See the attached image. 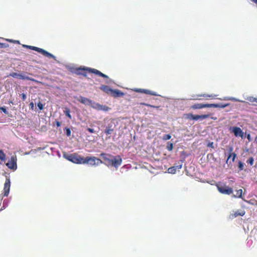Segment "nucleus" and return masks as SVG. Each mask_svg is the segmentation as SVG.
I'll return each instance as SVG.
<instances>
[{
    "label": "nucleus",
    "instance_id": "29",
    "mask_svg": "<svg viewBox=\"0 0 257 257\" xmlns=\"http://www.w3.org/2000/svg\"><path fill=\"white\" fill-rule=\"evenodd\" d=\"M243 168H244V164L242 162L239 161L238 162V169H239V171L243 170Z\"/></svg>",
    "mask_w": 257,
    "mask_h": 257
},
{
    "label": "nucleus",
    "instance_id": "46",
    "mask_svg": "<svg viewBox=\"0 0 257 257\" xmlns=\"http://www.w3.org/2000/svg\"><path fill=\"white\" fill-rule=\"evenodd\" d=\"M253 2L257 4V0H251Z\"/></svg>",
    "mask_w": 257,
    "mask_h": 257
},
{
    "label": "nucleus",
    "instance_id": "13",
    "mask_svg": "<svg viewBox=\"0 0 257 257\" xmlns=\"http://www.w3.org/2000/svg\"><path fill=\"white\" fill-rule=\"evenodd\" d=\"M245 213V212L244 210H237L235 211L233 213L230 214V217L231 218H235L238 216H242Z\"/></svg>",
    "mask_w": 257,
    "mask_h": 257
},
{
    "label": "nucleus",
    "instance_id": "24",
    "mask_svg": "<svg viewBox=\"0 0 257 257\" xmlns=\"http://www.w3.org/2000/svg\"><path fill=\"white\" fill-rule=\"evenodd\" d=\"M64 113L66 116H68L70 119L72 118L69 108L68 107L65 108V110H64Z\"/></svg>",
    "mask_w": 257,
    "mask_h": 257
},
{
    "label": "nucleus",
    "instance_id": "18",
    "mask_svg": "<svg viewBox=\"0 0 257 257\" xmlns=\"http://www.w3.org/2000/svg\"><path fill=\"white\" fill-rule=\"evenodd\" d=\"M181 168H182V165L171 167H170L168 169V172L169 173L175 174L176 172L177 169H178L179 170V169H181Z\"/></svg>",
    "mask_w": 257,
    "mask_h": 257
},
{
    "label": "nucleus",
    "instance_id": "15",
    "mask_svg": "<svg viewBox=\"0 0 257 257\" xmlns=\"http://www.w3.org/2000/svg\"><path fill=\"white\" fill-rule=\"evenodd\" d=\"M210 116H211V114H202V115H194L192 120H197L199 119H203L208 118Z\"/></svg>",
    "mask_w": 257,
    "mask_h": 257
},
{
    "label": "nucleus",
    "instance_id": "16",
    "mask_svg": "<svg viewBox=\"0 0 257 257\" xmlns=\"http://www.w3.org/2000/svg\"><path fill=\"white\" fill-rule=\"evenodd\" d=\"M100 90L103 91V92H105L107 94H110L112 91V89L110 88L108 86L105 85H102L100 87Z\"/></svg>",
    "mask_w": 257,
    "mask_h": 257
},
{
    "label": "nucleus",
    "instance_id": "5",
    "mask_svg": "<svg viewBox=\"0 0 257 257\" xmlns=\"http://www.w3.org/2000/svg\"><path fill=\"white\" fill-rule=\"evenodd\" d=\"M24 47H26L27 48H29L31 50L36 51L41 54H42L43 55H44L45 57H47L48 58H52L53 59H55V57L52 54L50 53L49 52H47V51L40 48H38L35 46H29V45H23Z\"/></svg>",
    "mask_w": 257,
    "mask_h": 257
},
{
    "label": "nucleus",
    "instance_id": "34",
    "mask_svg": "<svg viewBox=\"0 0 257 257\" xmlns=\"http://www.w3.org/2000/svg\"><path fill=\"white\" fill-rule=\"evenodd\" d=\"M9 47V45L6 43H3L0 42V48H6Z\"/></svg>",
    "mask_w": 257,
    "mask_h": 257
},
{
    "label": "nucleus",
    "instance_id": "21",
    "mask_svg": "<svg viewBox=\"0 0 257 257\" xmlns=\"http://www.w3.org/2000/svg\"><path fill=\"white\" fill-rule=\"evenodd\" d=\"M242 189H239L236 191V193L235 195H233V197L234 198H242Z\"/></svg>",
    "mask_w": 257,
    "mask_h": 257
},
{
    "label": "nucleus",
    "instance_id": "28",
    "mask_svg": "<svg viewBox=\"0 0 257 257\" xmlns=\"http://www.w3.org/2000/svg\"><path fill=\"white\" fill-rule=\"evenodd\" d=\"M64 131L65 132V133L66 134V136L67 137H69L71 136V130L69 128H68V127H65L64 129Z\"/></svg>",
    "mask_w": 257,
    "mask_h": 257
},
{
    "label": "nucleus",
    "instance_id": "44",
    "mask_svg": "<svg viewBox=\"0 0 257 257\" xmlns=\"http://www.w3.org/2000/svg\"><path fill=\"white\" fill-rule=\"evenodd\" d=\"M6 40H7V41H9V42H15V41H14V40H11V39H6Z\"/></svg>",
    "mask_w": 257,
    "mask_h": 257
},
{
    "label": "nucleus",
    "instance_id": "2",
    "mask_svg": "<svg viewBox=\"0 0 257 257\" xmlns=\"http://www.w3.org/2000/svg\"><path fill=\"white\" fill-rule=\"evenodd\" d=\"M87 71L89 73H94L95 75H97L99 76L103 77L104 78L108 79V76L102 72H101L100 71L94 69V68H79L77 69V74L79 75H82L84 76H86V72Z\"/></svg>",
    "mask_w": 257,
    "mask_h": 257
},
{
    "label": "nucleus",
    "instance_id": "26",
    "mask_svg": "<svg viewBox=\"0 0 257 257\" xmlns=\"http://www.w3.org/2000/svg\"><path fill=\"white\" fill-rule=\"evenodd\" d=\"M142 92H143L145 94H150L152 95H157L155 92L152 91L148 89H143Z\"/></svg>",
    "mask_w": 257,
    "mask_h": 257
},
{
    "label": "nucleus",
    "instance_id": "7",
    "mask_svg": "<svg viewBox=\"0 0 257 257\" xmlns=\"http://www.w3.org/2000/svg\"><path fill=\"white\" fill-rule=\"evenodd\" d=\"M230 132L233 133L236 137L243 138L244 133L242 130L238 126H232L229 128Z\"/></svg>",
    "mask_w": 257,
    "mask_h": 257
},
{
    "label": "nucleus",
    "instance_id": "39",
    "mask_svg": "<svg viewBox=\"0 0 257 257\" xmlns=\"http://www.w3.org/2000/svg\"><path fill=\"white\" fill-rule=\"evenodd\" d=\"M87 131L90 132V133H94V131L93 128H87Z\"/></svg>",
    "mask_w": 257,
    "mask_h": 257
},
{
    "label": "nucleus",
    "instance_id": "6",
    "mask_svg": "<svg viewBox=\"0 0 257 257\" xmlns=\"http://www.w3.org/2000/svg\"><path fill=\"white\" fill-rule=\"evenodd\" d=\"M102 163V161L95 157H83V164H88L91 166L98 165L99 163Z\"/></svg>",
    "mask_w": 257,
    "mask_h": 257
},
{
    "label": "nucleus",
    "instance_id": "27",
    "mask_svg": "<svg viewBox=\"0 0 257 257\" xmlns=\"http://www.w3.org/2000/svg\"><path fill=\"white\" fill-rule=\"evenodd\" d=\"M166 149L169 151H172L173 150V144L170 142H168L167 143V146H166Z\"/></svg>",
    "mask_w": 257,
    "mask_h": 257
},
{
    "label": "nucleus",
    "instance_id": "4",
    "mask_svg": "<svg viewBox=\"0 0 257 257\" xmlns=\"http://www.w3.org/2000/svg\"><path fill=\"white\" fill-rule=\"evenodd\" d=\"M65 158L74 163L83 164V157L79 155L76 153L67 155L65 156Z\"/></svg>",
    "mask_w": 257,
    "mask_h": 257
},
{
    "label": "nucleus",
    "instance_id": "20",
    "mask_svg": "<svg viewBox=\"0 0 257 257\" xmlns=\"http://www.w3.org/2000/svg\"><path fill=\"white\" fill-rule=\"evenodd\" d=\"M114 129L112 127V125L109 124L106 127V129L105 130V133L106 135H110L112 133Z\"/></svg>",
    "mask_w": 257,
    "mask_h": 257
},
{
    "label": "nucleus",
    "instance_id": "45",
    "mask_svg": "<svg viewBox=\"0 0 257 257\" xmlns=\"http://www.w3.org/2000/svg\"><path fill=\"white\" fill-rule=\"evenodd\" d=\"M211 119H214V120H216L217 117H211Z\"/></svg>",
    "mask_w": 257,
    "mask_h": 257
},
{
    "label": "nucleus",
    "instance_id": "3",
    "mask_svg": "<svg viewBox=\"0 0 257 257\" xmlns=\"http://www.w3.org/2000/svg\"><path fill=\"white\" fill-rule=\"evenodd\" d=\"M216 186L218 191L221 194L230 195L233 193L232 188L224 183L218 182Z\"/></svg>",
    "mask_w": 257,
    "mask_h": 257
},
{
    "label": "nucleus",
    "instance_id": "37",
    "mask_svg": "<svg viewBox=\"0 0 257 257\" xmlns=\"http://www.w3.org/2000/svg\"><path fill=\"white\" fill-rule=\"evenodd\" d=\"M0 109H1L5 113H6V114L8 113L7 110H6V109L5 107H0Z\"/></svg>",
    "mask_w": 257,
    "mask_h": 257
},
{
    "label": "nucleus",
    "instance_id": "40",
    "mask_svg": "<svg viewBox=\"0 0 257 257\" xmlns=\"http://www.w3.org/2000/svg\"><path fill=\"white\" fill-rule=\"evenodd\" d=\"M57 127H59L61 125V122L58 120H56L55 121Z\"/></svg>",
    "mask_w": 257,
    "mask_h": 257
},
{
    "label": "nucleus",
    "instance_id": "31",
    "mask_svg": "<svg viewBox=\"0 0 257 257\" xmlns=\"http://www.w3.org/2000/svg\"><path fill=\"white\" fill-rule=\"evenodd\" d=\"M247 163L249 164L250 166H252L254 162V159L252 157H250L246 161Z\"/></svg>",
    "mask_w": 257,
    "mask_h": 257
},
{
    "label": "nucleus",
    "instance_id": "32",
    "mask_svg": "<svg viewBox=\"0 0 257 257\" xmlns=\"http://www.w3.org/2000/svg\"><path fill=\"white\" fill-rule=\"evenodd\" d=\"M171 138V136L170 135L166 134V135H164V136L163 137V140H165V141H167V140H170Z\"/></svg>",
    "mask_w": 257,
    "mask_h": 257
},
{
    "label": "nucleus",
    "instance_id": "23",
    "mask_svg": "<svg viewBox=\"0 0 257 257\" xmlns=\"http://www.w3.org/2000/svg\"><path fill=\"white\" fill-rule=\"evenodd\" d=\"M6 160V155L5 154V153H4V152L0 150V161L1 162H0V163H1L2 162H3L5 161Z\"/></svg>",
    "mask_w": 257,
    "mask_h": 257
},
{
    "label": "nucleus",
    "instance_id": "1",
    "mask_svg": "<svg viewBox=\"0 0 257 257\" xmlns=\"http://www.w3.org/2000/svg\"><path fill=\"white\" fill-rule=\"evenodd\" d=\"M100 156L102 159L106 162L107 165H111L115 168L119 166L122 163V159L120 156H113L105 153H101Z\"/></svg>",
    "mask_w": 257,
    "mask_h": 257
},
{
    "label": "nucleus",
    "instance_id": "33",
    "mask_svg": "<svg viewBox=\"0 0 257 257\" xmlns=\"http://www.w3.org/2000/svg\"><path fill=\"white\" fill-rule=\"evenodd\" d=\"M141 104L143 105L149 106V107H151L156 108H159L160 107L159 106H156L151 105V104H147V103H142Z\"/></svg>",
    "mask_w": 257,
    "mask_h": 257
},
{
    "label": "nucleus",
    "instance_id": "25",
    "mask_svg": "<svg viewBox=\"0 0 257 257\" xmlns=\"http://www.w3.org/2000/svg\"><path fill=\"white\" fill-rule=\"evenodd\" d=\"M246 100L248 101L253 103L255 102L257 103V98L252 97V96H248L247 97Z\"/></svg>",
    "mask_w": 257,
    "mask_h": 257
},
{
    "label": "nucleus",
    "instance_id": "14",
    "mask_svg": "<svg viewBox=\"0 0 257 257\" xmlns=\"http://www.w3.org/2000/svg\"><path fill=\"white\" fill-rule=\"evenodd\" d=\"M110 94L114 97H119V96H123L124 95V93L121 92V91L118 90V89H112L111 92L110 93Z\"/></svg>",
    "mask_w": 257,
    "mask_h": 257
},
{
    "label": "nucleus",
    "instance_id": "43",
    "mask_svg": "<svg viewBox=\"0 0 257 257\" xmlns=\"http://www.w3.org/2000/svg\"><path fill=\"white\" fill-rule=\"evenodd\" d=\"M208 146L211 148H213V143H209L208 145Z\"/></svg>",
    "mask_w": 257,
    "mask_h": 257
},
{
    "label": "nucleus",
    "instance_id": "35",
    "mask_svg": "<svg viewBox=\"0 0 257 257\" xmlns=\"http://www.w3.org/2000/svg\"><path fill=\"white\" fill-rule=\"evenodd\" d=\"M37 106L39 107V108L40 109V110H42L44 108L43 104L41 102H40L38 103Z\"/></svg>",
    "mask_w": 257,
    "mask_h": 257
},
{
    "label": "nucleus",
    "instance_id": "41",
    "mask_svg": "<svg viewBox=\"0 0 257 257\" xmlns=\"http://www.w3.org/2000/svg\"><path fill=\"white\" fill-rule=\"evenodd\" d=\"M30 106H31V108L33 110L34 109V103L33 102H31L30 103Z\"/></svg>",
    "mask_w": 257,
    "mask_h": 257
},
{
    "label": "nucleus",
    "instance_id": "22",
    "mask_svg": "<svg viewBox=\"0 0 257 257\" xmlns=\"http://www.w3.org/2000/svg\"><path fill=\"white\" fill-rule=\"evenodd\" d=\"M211 105H216V106H211V107H214V108H218V107H220V108H224L225 107H226L227 106H228L229 105L228 103H226V104H215V103H213V104H211Z\"/></svg>",
    "mask_w": 257,
    "mask_h": 257
},
{
    "label": "nucleus",
    "instance_id": "17",
    "mask_svg": "<svg viewBox=\"0 0 257 257\" xmlns=\"http://www.w3.org/2000/svg\"><path fill=\"white\" fill-rule=\"evenodd\" d=\"M7 166L11 169L15 170L17 168V163L13 159L7 163Z\"/></svg>",
    "mask_w": 257,
    "mask_h": 257
},
{
    "label": "nucleus",
    "instance_id": "30",
    "mask_svg": "<svg viewBox=\"0 0 257 257\" xmlns=\"http://www.w3.org/2000/svg\"><path fill=\"white\" fill-rule=\"evenodd\" d=\"M185 117L188 119H193L194 116V114L192 113L185 114Z\"/></svg>",
    "mask_w": 257,
    "mask_h": 257
},
{
    "label": "nucleus",
    "instance_id": "42",
    "mask_svg": "<svg viewBox=\"0 0 257 257\" xmlns=\"http://www.w3.org/2000/svg\"><path fill=\"white\" fill-rule=\"evenodd\" d=\"M247 140H248L249 141H251V137H250V134H248V135H247Z\"/></svg>",
    "mask_w": 257,
    "mask_h": 257
},
{
    "label": "nucleus",
    "instance_id": "11",
    "mask_svg": "<svg viewBox=\"0 0 257 257\" xmlns=\"http://www.w3.org/2000/svg\"><path fill=\"white\" fill-rule=\"evenodd\" d=\"M94 108L97 109V110H103L104 111H107L110 109V108H109L108 106L106 105H101L99 103L95 104Z\"/></svg>",
    "mask_w": 257,
    "mask_h": 257
},
{
    "label": "nucleus",
    "instance_id": "19",
    "mask_svg": "<svg viewBox=\"0 0 257 257\" xmlns=\"http://www.w3.org/2000/svg\"><path fill=\"white\" fill-rule=\"evenodd\" d=\"M233 150V149L232 148H230L229 149V152H230V153L229 154L227 159V160H226V163L227 164L228 163V160H229L230 158H231V157H232V162H234L236 157V154L234 153H231L232 151Z\"/></svg>",
    "mask_w": 257,
    "mask_h": 257
},
{
    "label": "nucleus",
    "instance_id": "9",
    "mask_svg": "<svg viewBox=\"0 0 257 257\" xmlns=\"http://www.w3.org/2000/svg\"><path fill=\"white\" fill-rule=\"evenodd\" d=\"M11 186V182L9 178H7L4 184V195L7 196L9 195Z\"/></svg>",
    "mask_w": 257,
    "mask_h": 257
},
{
    "label": "nucleus",
    "instance_id": "12",
    "mask_svg": "<svg viewBox=\"0 0 257 257\" xmlns=\"http://www.w3.org/2000/svg\"><path fill=\"white\" fill-rule=\"evenodd\" d=\"M77 100L84 104H90L92 103V101L86 97L80 96L78 99Z\"/></svg>",
    "mask_w": 257,
    "mask_h": 257
},
{
    "label": "nucleus",
    "instance_id": "8",
    "mask_svg": "<svg viewBox=\"0 0 257 257\" xmlns=\"http://www.w3.org/2000/svg\"><path fill=\"white\" fill-rule=\"evenodd\" d=\"M9 76H11L14 78H19V79H22V80H31L32 81H34V82H38V81H37L36 80H35L34 78H30L28 76L24 75L22 74H19V73H18L16 72L11 73L10 74Z\"/></svg>",
    "mask_w": 257,
    "mask_h": 257
},
{
    "label": "nucleus",
    "instance_id": "36",
    "mask_svg": "<svg viewBox=\"0 0 257 257\" xmlns=\"http://www.w3.org/2000/svg\"><path fill=\"white\" fill-rule=\"evenodd\" d=\"M198 96L203 97H212L213 95L204 94L198 95Z\"/></svg>",
    "mask_w": 257,
    "mask_h": 257
},
{
    "label": "nucleus",
    "instance_id": "10",
    "mask_svg": "<svg viewBox=\"0 0 257 257\" xmlns=\"http://www.w3.org/2000/svg\"><path fill=\"white\" fill-rule=\"evenodd\" d=\"M211 106H216L211 104L196 103L191 106V108L194 109H201L206 107H211Z\"/></svg>",
    "mask_w": 257,
    "mask_h": 257
},
{
    "label": "nucleus",
    "instance_id": "38",
    "mask_svg": "<svg viewBox=\"0 0 257 257\" xmlns=\"http://www.w3.org/2000/svg\"><path fill=\"white\" fill-rule=\"evenodd\" d=\"M22 98L23 101H25L26 99L27 96L25 93H22L21 94Z\"/></svg>",
    "mask_w": 257,
    "mask_h": 257
}]
</instances>
